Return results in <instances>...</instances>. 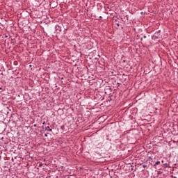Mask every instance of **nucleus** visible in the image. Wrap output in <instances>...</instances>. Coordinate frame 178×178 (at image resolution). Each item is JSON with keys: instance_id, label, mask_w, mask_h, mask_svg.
<instances>
[{"instance_id": "obj_13", "label": "nucleus", "mask_w": 178, "mask_h": 178, "mask_svg": "<svg viewBox=\"0 0 178 178\" xmlns=\"http://www.w3.org/2000/svg\"><path fill=\"white\" fill-rule=\"evenodd\" d=\"M144 38H147V36L145 35V36H144Z\"/></svg>"}, {"instance_id": "obj_3", "label": "nucleus", "mask_w": 178, "mask_h": 178, "mask_svg": "<svg viewBox=\"0 0 178 178\" xmlns=\"http://www.w3.org/2000/svg\"><path fill=\"white\" fill-rule=\"evenodd\" d=\"M45 130H47L48 131H52V129H49V126L45 127Z\"/></svg>"}, {"instance_id": "obj_8", "label": "nucleus", "mask_w": 178, "mask_h": 178, "mask_svg": "<svg viewBox=\"0 0 178 178\" xmlns=\"http://www.w3.org/2000/svg\"><path fill=\"white\" fill-rule=\"evenodd\" d=\"M33 126L34 127H37V124H35Z\"/></svg>"}, {"instance_id": "obj_4", "label": "nucleus", "mask_w": 178, "mask_h": 178, "mask_svg": "<svg viewBox=\"0 0 178 178\" xmlns=\"http://www.w3.org/2000/svg\"><path fill=\"white\" fill-rule=\"evenodd\" d=\"M156 165H161V161H156V162L155 163V164H154V166H155Z\"/></svg>"}, {"instance_id": "obj_14", "label": "nucleus", "mask_w": 178, "mask_h": 178, "mask_svg": "<svg viewBox=\"0 0 178 178\" xmlns=\"http://www.w3.org/2000/svg\"><path fill=\"white\" fill-rule=\"evenodd\" d=\"M43 161L45 162V159H44Z\"/></svg>"}, {"instance_id": "obj_9", "label": "nucleus", "mask_w": 178, "mask_h": 178, "mask_svg": "<svg viewBox=\"0 0 178 178\" xmlns=\"http://www.w3.org/2000/svg\"><path fill=\"white\" fill-rule=\"evenodd\" d=\"M45 137H48V134H44Z\"/></svg>"}, {"instance_id": "obj_7", "label": "nucleus", "mask_w": 178, "mask_h": 178, "mask_svg": "<svg viewBox=\"0 0 178 178\" xmlns=\"http://www.w3.org/2000/svg\"><path fill=\"white\" fill-rule=\"evenodd\" d=\"M116 26H117V27H119L120 26V24L119 23H117Z\"/></svg>"}, {"instance_id": "obj_15", "label": "nucleus", "mask_w": 178, "mask_h": 178, "mask_svg": "<svg viewBox=\"0 0 178 178\" xmlns=\"http://www.w3.org/2000/svg\"><path fill=\"white\" fill-rule=\"evenodd\" d=\"M42 129H44V126H42Z\"/></svg>"}, {"instance_id": "obj_12", "label": "nucleus", "mask_w": 178, "mask_h": 178, "mask_svg": "<svg viewBox=\"0 0 178 178\" xmlns=\"http://www.w3.org/2000/svg\"><path fill=\"white\" fill-rule=\"evenodd\" d=\"M99 19H102V16H100V17H99Z\"/></svg>"}, {"instance_id": "obj_1", "label": "nucleus", "mask_w": 178, "mask_h": 178, "mask_svg": "<svg viewBox=\"0 0 178 178\" xmlns=\"http://www.w3.org/2000/svg\"><path fill=\"white\" fill-rule=\"evenodd\" d=\"M161 163H163L164 169H166V168L169 167V163H165V161L163 160L161 161Z\"/></svg>"}, {"instance_id": "obj_2", "label": "nucleus", "mask_w": 178, "mask_h": 178, "mask_svg": "<svg viewBox=\"0 0 178 178\" xmlns=\"http://www.w3.org/2000/svg\"><path fill=\"white\" fill-rule=\"evenodd\" d=\"M99 65H105V60L101 59V60L99 61Z\"/></svg>"}, {"instance_id": "obj_10", "label": "nucleus", "mask_w": 178, "mask_h": 178, "mask_svg": "<svg viewBox=\"0 0 178 178\" xmlns=\"http://www.w3.org/2000/svg\"><path fill=\"white\" fill-rule=\"evenodd\" d=\"M42 124H45V121H44V122H42Z\"/></svg>"}, {"instance_id": "obj_11", "label": "nucleus", "mask_w": 178, "mask_h": 178, "mask_svg": "<svg viewBox=\"0 0 178 178\" xmlns=\"http://www.w3.org/2000/svg\"><path fill=\"white\" fill-rule=\"evenodd\" d=\"M98 58H101V56L99 55H97Z\"/></svg>"}, {"instance_id": "obj_6", "label": "nucleus", "mask_w": 178, "mask_h": 178, "mask_svg": "<svg viewBox=\"0 0 178 178\" xmlns=\"http://www.w3.org/2000/svg\"><path fill=\"white\" fill-rule=\"evenodd\" d=\"M143 168H148V166H147V165H143Z\"/></svg>"}, {"instance_id": "obj_5", "label": "nucleus", "mask_w": 178, "mask_h": 178, "mask_svg": "<svg viewBox=\"0 0 178 178\" xmlns=\"http://www.w3.org/2000/svg\"><path fill=\"white\" fill-rule=\"evenodd\" d=\"M42 165H43L42 163H39V168H42Z\"/></svg>"}]
</instances>
